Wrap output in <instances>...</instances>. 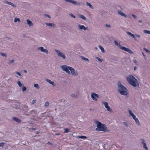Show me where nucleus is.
Wrapping results in <instances>:
<instances>
[{
	"label": "nucleus",
	"instance_id": "nucleus-1",
	"mask_svg": "<svg viewBox=\"0 0 150 150\" xmlns=\"http://www.w3.org/2000/svg\"><path fill=\"white\" fill-rule=\"evenodd\" d=\"M61 67L63 71H66L68 74H70V70L72 75H76V73H75L74 69L71 67L66 65H64L61 66Z\"/></svg>",
	"mask_w": 150,
	"mask_h": 150
},
{
	"label": "nucleus",
	"instance_id": "nucleus-2",
	"mask_svg": "<svg viewBox=\"0 0 150 150\" xmlns=\"http://www.w3.org/2000/svg\"><path fill=\"white\" fill-rule=\"evenodd\" d=\"M126 79L129 83L134 87H136L138 83L137 79L133 76L130 75L127 77Z\"/></svg>",
	"mask_w": 150,
	"mask_h": 150
},
{
	"label": "nucleus",
	"instance_id": "nucleus-3",
	"mask_svg": "<svg viewBox=\"0 0 150 150\" xmlns=\"http://www.w3.org/2000/svg\"><path fill=\"white\" fill-rule=\"evenodd\" d=\"M118 91L122 95H126L127 94V89L122 85L120 84L118 86Z\"/></svg>",
	"mask_w": 150,
	"mask_h": 150
},
{
	"label": "nucleus",
	"instance_id": "nucleus-4",
	"mask_svg": "<svg viewBox=\"0 0 150 150\" xmlns=\"http://www.w3.org/2000/svg\"><path fill=\"white\" fill-rule=\"evenodd\" d=\"M115 45L118 46L121 49L125 50V51L128 52L130 54H133V53L132 51L128 48H126L125 47L121 46L120 43H118L116 40L114 41Z\"/></svg>",
	"mask_w": 150,
	"mask_h": 150
},
{
	"label": "nucleus",
	"instance_id": "nucleus-5",
	"mask_svg": "<svg viewBox=\"0 0 150 150\" xmlns=\"http://www.w3.org/2000/svg\"><path fill=\"white\" fill-rule=\"evenodd\" d=\"M97 123V127L96 129V130L104 131H105L107 129V128L105 127L104 125H102L100 122L98 121Z\"/></svg>",
	"mask_w": 150,
	"mask_h": 150
},
{
	"label": "nucleus",
	"instance_id": "nucleus-6",
	"mask_svg": "<svg viewBox=\"0 0 150 150\" xmlns=\"http://www.w3.org/2000/svg\"><path fill=\"white\" fill-rule=\"evenodd\" d=\"M129 115L132 117L133 119L135 120L136 123L138 125H140V124L138 119L136 118L135 115L132 112L131 110H129Z\"/></svg>",
	"mask_w": 150,
	"mask_h": 150
},
{
	"label": "nucleus",
	"instance_id": "nucleus-7",
	"mask_svg": "<svg viewBox=\"0 0 150 150\" xmlns=\"http://www.w3.org/2000/svg\"><path fill=\"white\" fill-rule=\"evenodd\" d=\"M127 33L128 35H130L135 40H137L136 39V38L135 37V36L139 38L140 37V35H139L136 34L135 35V36L134 35L132 34L130 32H127Z\"/></svg>",
	"mask_w": 150,
	"mask_h": 150
},
{
	"label": "nucleus",
	"instance_id": "nucleus-8",
	"mask_svg": "<svg viewBox=\"0 0 150 150\" xmlns=\"http://www.w3.org/2000/svg\"><path fill=\"white\" fill-rule=\"evenodd\" d=\"M91 97L92 99L95 100H97V98H99L98 95L95 93H92L91 95Z\"/></svg>",
	"mask_w": 150,
	"mask_h": 150
},
{
	"label": "nucleus",
	"instance_id": "nucleus-9",
	"mask_svg": "<svg viewBox=\"0 0 150 150\" xmlns=\"http://www.w3.org/2000/svg\"><path fill=\"white\" fill-rule=\"evenodd\" d=\"M102 103L104 105L105 107L107 109L108 111L110 112L112 111V109H111L110 107L108 106V104L107 102H103Z\"/></svg>",
	"mask_w": 150,
	"mask_h": 150
},
{
	"label": "nucleus",
	"instance_id": "nucleus-10",
	"mask_svg": "<svg viewBox=\"0 0 150 150\" xmlns=\"http://www.w3.org/2000/svg\"><path fill=\"white\" fill-rule=\"evenodd\" d=\"M55 50L59 56L61 57L64 59H65V55L62 54H61L60 51L57 50Z\"/></svg>",
	"mask_w": 150,
	"mask_h": 150
},
{
	"label": "nucleus",
	"instance_id": "nucleus-11",
	"mask_svg": "<svg viewBox=\"0 0 150 150\" xmlns=\"http://www.w3.org/2000/svg\"><path fill=\"white\" fill-rule=\"evenodd\" d=\"M141 140L142 141V144L143 145V147L146 150H148V148L147 146H146V143L144 142V140L143 139H142Z\"/></svg>",
	"mask_w": 150,
	"mask_h": 150
},
{
	"label": "nucleus",
	"instance_id": "nucleus-12",
	"mask_svg": "<svg viewBox=\"0 0 150 150\" xmlns=\"http://www.w3.org/2000/svg\"><path fill=\"white\" fill-rule=\"evenodd\" d=\"M118 13L121 15V16H124L125 17H126V18H127V16L126 15L125 13H123V12H122L121 11H118Z\"/></svg>",
	"mask_w": 150,
	"mask_h": 150
},
{
	"label": "nucleus",
	"instance_id": "nucleus-13",
	"mask_svg": "<svg viewBox=\"0 0 150 150\" xmlns=\"http://www.w3.org/2000/svg\"><path fill=\"white\" fill-rule=\"evenodd\" d=\"M13 119L16 122L20 123V122L21 120L15 117H13Z\"/></svg>",
	"mask_w": 150,
	"mask_h": 150
},
{
	"label": "nucleus",
	"instance_id": "nucleus-14",
	"mask_svg": "<svg viewBox=\"0 0 150 150\" xmlns=\"http://www.w3.org/2000/svg\"><path fill=\"white\" fill-rule=\"evenodd\" d=\"M79 28L81 30L83 29L84 30H87L86 28L83 25H79Z\"/></svg>",
	"mask_w": 150,
	"mask_h": 150
},
{
	"label": "nucleus",
	"instance_id": "nucleus-15",
	"mask_svg": "<svg viewBox=\"0 0 150 150\" xmlns=\"http://www.w3.org/2000/svg\"><path fill=\"white\" fill-rule=\"evenodd\" d=\"M78 16L79 18H82L83 20H85L86 19V18L83 15L79 14Z\"/></svg>",
	"mask_w": 150,
	"mask_h": 150
},
{
	"label": "nucleus",
	"instance_id": "nucleus-16",
	"mask_svg": "<svg viewBox=\"0 0 150 150\" xmlns=\"http://www.w3.org/2000/svg\"><path fill=\"white\" fill-rule=\"evenodd\" d=\"M27 21L28 24L29 26H31L33 25V23L31 21L28 19L27 20Z\"/></svg>",
	"mask_w": 150,
	"mask_h": 150
},
{
	"label": "nucleus",
	"instance_id": "nucleus-17",
	"mask_svg": "<svg viewBox=\"0 0 150 150\" xmlns=\"http://www.w3.org/2000/svg\"><path fill=\"white\" fill-rule=\"evenodd\" d=\"M46 81L50 83V84H52L53 85L54 84V82L53 81H51L50 80L47 79H46Z\"/></svg>",
	"mask_w": 150,
	"mask_h": 150
},
{
	"label": "nucleus",
	"instance_id": "nucleus-18",
	"mask_svg": "<svg viewBox=\"0 0 150 150\" xmlns=\"http://www.w3.org/2000/svg\"><path fill=\"white\" fill-rule=\"evenodd\" d=\"M46 24L48 25L49 26H55V25L54 24L52 23H46Z\"/></svg>",
	"mask_w": 150,
	"mask_h": 150
},
{
	"label": "nucleus",
	"instance_id": "nucleus-19",
	"mask_svg": "<svg viewBox=\"0 0 150 150\" xmlns=\"http://www.w3.org/2000/svg\"><path fill=\"white\" fill-rule=\"evenodd\" d=\"M64 133H68L69 131V130L68 129L66 128H64Z\"/></svg>",
	"mask_w": 150,
	"mask_h": 150
},
{
	"label": "nucleus",
	"instance_id": "nucleus-20",
	"mask_svg": "<svg viewBox=\"0 0 150 150\" xmlns=\"http://www.w3.org/2000/svg\"><path fill=\"white\" fill-rule=\"evenodd\" d=\"M143 32L144 33L150 34V31L148 30H144L143 31Z\"/></svg>",
	"mask_w": 150,
	"mask_h": 150
},
{
	"label": "nucleus",
	"instance_id": "nucleus-21",
	"mask_svg": "<svg viewBox=\"0 0 150 150\" xmlns=\"http://www.w3.org/2000/svg\"><path fill=\"white\" fill-rule=\"evenodd\" d=\"M71 3L75 5H78L80 4V3H79V2L77 4V2L75 1L72 0Z\"/></svg>",
	"mask_w": 150,
	"mask_h": 150
},
{
	"label": "nucleus",
	"instance_id": "nucleus-22",
	"mask_svg": "<svg viewBox=\"0 0 150 150\" xmlns=\"http://www.w3.org/2000/svg\"><path fill=\"white\" fill-rule=\"evenodd\" d=\"M99 47L100 49L101 50V51L103 52H104V50L103 48L100 45H99Z\"/></svg>",
	"mask_w": 150,
	"mask_h": 150
},
{
	"label": "nucleus",
	"instance_id": "nucleus-23",
	"mask_svg": "<svg viewBox=\"0 0 150 150\" xmlns=\"http://www.w3.org/2000/svg\"><path fill=\"white\" fill-rule=\"evenodd\" d=\"M14 21V22H16L17 21H18L19 22H20V19L19 18H15Z\"/></svg>",
	"mask_w": 150,
	"mask_h": 150
},
{
	"label": "nucleus",
	"instance_id": "nucleus-24",
	"mask_svg": "<svg viewBox=\"0 0 150 150\" xmlns=\"http://www.w3.org/2000/svg\"><path fill=\"white\" fill-rule=\"evenodd\" d=\"M81 59H82V60H85V61H89V60L88 59L85 58L83 56H81Z\"/></svg>",
	"mask_w": 150,
	"mask_h": 150
},
{
	"label": "nucleus",
	"instance_id": "nucleus-25",
	"mask_svg": "<svg viewBox=\"0 0 150 150\" xmlns=\"http://www.w3.org/2000/svg\"><path fill=\"white\" fill-rule=\"evenodd\" d=\"M79 137L80 138L82 139H86L87 138V137L84 136H81Z\"/></svg>",
	"mask_w": 150,
	"mask_h": 150
},
{
	"label": "nucleus",
	"instance_id": "nucleus-26",
	"mask_svg": "<svg viewBox=\"0 0 150 150\" xmlns=\"http://www.w3.org/2000/svg\"><path fill=\"white\" fill-rule=\"evenodd\" d=\"M86 5L87 6H89L91 8H93V6L91 5V4H90V3H89L88 2H86Z\"/></svg>",
	"mask_w": 150,
	"mask_h": 150
},
{
	"label": "nucleus",
	"instance_id": "nucleus-27",
	"mask_svg": "<svg viewBox=\"0 0 150 150\" xmlns=\"http://www.w3.org/2000/svg\"><path fill=\"white\" fill-rule=\"evenodd\" d=\"M49 103L48 102H46L45 104V106L46 107H47L49 105Z\"/></svg>",
	"mask_w": 150,
	"mask_h": 150
},
{
	"label": "nucleus",
	"instance_id": "nucleus-28",
	"mask_svg": "<svg viewBox=\"0 0 150 150\" xmlns=\"http://www.w3.org/2000/svg\"><path fill=\"white\" fill-rule=\"evenodd\" d=\"M34 86L37 89H39L40 88L38 84H34Z\"/></svg>",
	"mask_w": 150,
	"mask_h": 150
},
{
	"label": "nucleus",
	"instance_id": "nucleus-29",
	"mask_svg": "<svg viewBox=\"0 0 150 150\" xmlns=\"http://www.w3.org/2000/svg\"><path fill=\"white\" fill-rule=\"evenodd\" d=\"M17 83L19 86L21 87L22 86V84L20 81H18L17 82Z\"/></svg>",
	"mask_w": 150,
	"mask_h": 150
},
{
	"label": "nucleus",
	"instance_id": "nucleus-30",
	"mask_svg": "<svg viewBox=\"0 0 150 150\" xmlns=\"http://www.w3.org/2000/svg\"><path fill=\"white\" fill-rule=\"evenodd\" d=\"M42 52H45L47 54L48 53V51L46 49H44Z\"/></svg>",
	"mask_w": 150,
	"mask_h": 150
},
{
	"label": "nucleus",
	"instance_id": "nucleus-31",
	"mask_svg": "<svg viewBox=\"0 0 150 150\" xmlns=\"http://www.w3.org/2000/svg\"><path fill=\"white\" fill-rule=\"evenodd\" d=\"M44 49V48L43 47H38V49L39 50H40L42 52L43 50Z\"/></svg>",
	"mask_w": 150,
	"mask_h": 150
},
{
	"label": "nucleus",
	"instance_id": "nucleus-32",
	"mask_svg": "<svg viewBox=\"0 0 150 150\" xmlns=\"http://www.w3.org/2000/svg\"><path fill=\"white\" fill-rule=\"evenodd\" d=\"M5 3H6V4H7L9 5H11L12 4L11 2H8V1H5Z\"/></svg>",
	"mask_w": 150,
	"mask_h": 150
},
{
	"label": "nucleus",
	"instance_id": "nucleus-33",
	"mask_svg": "<svg viewBox=\"0 0 150 150\" xmlns=\"http://www.w3.org/2000/svg\"><path fill=\"white\" fill-rule=\"evenodd\" d=\"M0 54L1 55H2L3 57L6 56V54L3 53H2V52H1L0 53Z\"/></svg>",
	"mask_w": 150,
	"mask_h": 150
},
{
	"label": "nucleus",
	"instance_id": "nucleus-34",
	"mask_svg": "<svg viewBox=\"0 0 150 150\" xmlns=\"http://www.w3.org/2000/svg\"><path fill=\"white\" fill-rule=\"evenodd\" d=\"M144 49L146 52L147 53H149L150 52L149 50L147 49L146 48H144Z\"/></svg>",
	"mask_w": 150,
	"mask_h": 150
},
{
	"label": "nucleus",
	"instance_id": "nucleus-35",
	"mask_svg": "<svg viewBox=\"0 0 150 150\" xmlns=\"http://www.w3.org/2000/svg\"><path fill=\"white\" fill-rule=\"evenodd\" d=\"M26 88L25 87H23L22 88V90L23 91H26Z\"/></svg>",
	"mask_w": 150,
	"mask_h": 150
},
{
	"label": "nucleus",
	"instance_id": "nucleus-36",
	"mask_svg": "<svg viewBox=\"0 0 150 150\" xmlns=\"http://www.w3.org/2000/svg\"><path fill=\"white\" fill-rule=\"evenodd\" d=\"M69 15L70 16H71V17L74 18H75V16L74 15L72 14V13H70L69 14Z\"/></svg>",
	"mask_w": 150,
	"mask_h": 150
},
{
	"label": "nucleus",
	"instance_id": "nucleus-37",
	"mask_svg": "<svg viewBox=\"0 0 150 150\" xmlns=\"http://www.w3.org/2000/svg\"><path fill=\"white\" fill-rule=\"evenodd\" d=\"M36 100H33L32 101V104H34L36 102Z\"/></svg>",
	"mask_w": 150,
	"mask_h": 150
},
{
	"label": "nucleus",
	"instance_id": "nucleus-38",
	"mask_svg": "<svg viewBox=\"0 0 150 150\" xmlns=\"http://www.w3.org/2000/svg\"><path fill=\"white\" fill-rule=\"evenodd\" d=\"M4 143H0V146L3 147L4 146Z\"/></svg>",
	"mask_w": 150,
	"mask_h": 150
},
{
	"label": "nucleus",
	"instance_id": "nucleus-39",
	"mask_svg": "<svg viewBox=\"0 0 150 150\" xmlns=\"http://www.w3.org/2000/svg\"><path fill=\"white\" fill-rule=\"evenodd\" d=\"M71 96L73 97H76L77 96V95L75 94H72Z\"/></svg>",
	"mask_w": 150,
	"mask_h": 150
},
{
	"label": "nucleus",
	"instance_id": "nucleus-40",
	"mask_svg": "<svg viewBox=\"0 0 150 150\" xmlns=\"http://www.w3.org/2000/svg\"><path fill=\"white\" fill-rule=\"evenodd\" d=\"M64 0L67 2H69L71 3L72 0Z\"/></svg>",
	"mask_w": 150,
	"mask_h": 150
},
{
	"label": "nucleus",
	"instance_id": "nucleus-41",
	"mask_svg": "<svg viewBox=\"0 0 150 150\" xmlns=\"http://www.w3.org/2000/svg\"><path fill=\"white\" fill-rule=\"evenodd\" d=\"M132 16L134 18H136V15H134V14H132Z\"/></svg>",
	"mask_w": 150,
	"mask_h": 150
},
{
	"label": "nucleus",
	"instance_id": "nucleus-42",
	"mask_svg": "<svg viewBox=\"0 0 150 150\" xmlns=\"http://www.w3.org/2000/svg\"><path fill=\"white\" fill-rule=\"evenodd\" d=\"M16 74L18 75L19 76H21V74L20 73H19V72H17L16 73Z\"/></svg>",
	"mask_w": 150,
	"mask_h": 150
},
{
	"label": "nucleus",
	"instance_id": "nucleus-43",
	"mask_svg": "<svg viewBox=\"0 0 150 150\" xmlns=\"http://www.w3.org/2000/svg\"><path fill=\"white\" fill-rule=\"evenodd\" d=\"M45 16H46L48 18H50V16L49 15H48L45 14Z\"/></svg>",
	"mask_w": 150,
	"mask_h": 150
},
{
	"label": "nucleus",
	"instance_id": "nucleus-44",
	"mask_svg": "<svg viewBox=\"0 0 150 150\" xmlns=\"http://www.w3.org/2000/svg\"><path fill=\"white\" fill-rule=\"evenodd\" d=\"M14 62V60H11V61H10L9 62V64H11L12 63H13V62Z\"/></svg>",
	"mask_w": 150,
	"mask_h": 150
},
{
	"label": "nucleus",
	"instance_id": "nucleus-45",
	"mask_svg": "<svg viewBox=\"0 0 150 150\" xmlns=\"http://www.w3.org/2000/svg\"><path fill=\"white\" fill-rule=\"evenodd\" d=\"M97 58L98 61L100 62H102L100 58H99V57H97Z\"/></svg>",
	"mask_w": 150,
	"mask_h": 150
},
{
	"label": "nucleus",
	"instance_id": "nucleus-46",
	"mask_svg": "<svg viewBox=\"0 0 150 150\" xmlns=\"http://www.w3.org/2000/svg\"><path fill=\"white\" fill-rule=\"evenodd\" d=\"M11 5L12 7H16V6H15V5L13 4L12 3Z\"/></svg>",
	"mask_w": 150,
	"mask_h": 150
},
{
	"label": "nucleus",
	"instance_id": "nucleus-47",
	"mask_svg": "<svg viewBox=\"0 0 150 150\" xmlns=\"http://www.w3.org/2000/svg\"><path fill=\"white\" fill-rule=\"evenodd\" d=\"M106 27H109V28L110 27V25H109L106 24Z\"/></svg>",
	"mask_w": 150,
	"mask_h": 150
},
{
	"label": "nucleus",
	"instance_id": "nucleus-48",
	"mask_svg": "<svg viewBox=\"0 0 150 150\" xmlns=\"http://www.w3.org/2000/svg\"><path fill=\"white\" fill-rule=\"evenodd\" d=\"M32 129L33 130H36V129L35 128H33Z\"/></svg>",
	"mask_w": 150,
	"mask_h": 150
},
{
	"label": "nucleus",
	"instance_id": "nucleus-49",
	"mask_svg": "<svg viewBox=\"0 0 150 150\" xmlns=\"http://www.w3.org/2000/svg\"><path fill=\"white\" fill-rule=\"evenodd\" d=\"M124 124L125 125H127V123L125 122H124Z\"/></svg>",
	"mask_w": 150,
	"mask_h": 150
},
{
	"label": "nucleus",
	"instance_id": "nucleus-50",
	"mask_svg": "<svg viewBox=\"0 0 150 150\" xmlns=\"http://www.w3.org/2000/svg\"><path fill=\"white\" fill-rule=\"evenodd\" d=\"M35 133L36 134H39V132H38V131H36V132H35Z\"/></svg>",
	"mask_w": 150,
	"mask_h": 150
},
{
	"label": "nucleus",
	"instance_id": "nucleus-51",
	"mask_svg": "<svg viewBox=\"0 0 150 150\" xmlns=\"http://www.w3.org/2000/svg\"><path fill=\"white\" fill-rule=\"evenodd\" d=\"M24 71L25 73H27V71L26 70H24Z\"/></svg>",
	"mask_w": 150,
	"mask_h": 150
},
{
	"label": "nucleus",
	"instance_id": "nucleus-52",
	"mask_svg": "<svg viewBox=\"0 0 150 150\" xmlns=\"http://www.w3.org/2000/svg\"><path fill=\"white\" fill-rule=\"evenodd\" d=\"M142 54H143V56H145V54H144V53L143 52H142Z\"/></svg>",
	"mask_w": 150,
	"mask_h": 150
},
{
	"label": "nucleus",
	"instance_id": "nucleus-53",
	"mask_svg": "<svg viewBox=\"0 0 150 150\" xmlns=\"http://www.w3.org/2000/svg\"><path fill=\"white\" fill-rule=\"evenodd\" d=\"M139 22H140V23H141L142 22V20H139Z\"/></svg>",
	"mask_w": 150,
	"mask_h": 150
},
{
	"label": "nucleus",
	"instance_id": "nucleus-54",
	"mask_svg": "<svg viewBox=\"0 0 150 150\" xmlns=\"http://www.w3.org/2000/svg\"><path fill=\"white\" fill-rule=\"evenodd\" d=\"M137 67H134V70H135V69H136V68H137Z\"/></svg>",
	"mask_w": 150,
	"mask_h": 150
},
{
	"label": "nucleus",
	"instance_id": "nucleus-55",
	"mask_svg": "<svg viewBox=\"0 0 150 150\" xmlns=\"http://www.w3.org/2000/svg\"><path fill=\"white\" fill-rule=\"evenodd\" d=\"M134 62L135 63H137V62L136 61H135V60L134 61Z\"/></svg>",
	"mask_w": 150,
	"mask_h": 150
},
{
	"label": "nucleus",
	"instance_id": "nucleus-56",
	"mask_svg": "<svg viewBox=\"0 0 150 150\" xmlns=\"http://www.w3.org/2000/svg\"><path fill=\"white\" fill-rule=\"evenodd\" d=\"M57 134L58 135H59L60 134L59 133Z\"/></svg>",
	"mask_w": 150,
	"mask_h": 150
},
{
	"label": "nucleus",
	"instance_id": "nucleus-57",
	"mask_svg": "<svg viewBox=\"0 0 150 150\" xmlns=\"http://www.w3.org/2000/svg\"><path fill=\"white\" fill-rule=\"evenodd\" d=\"M95 48V49H97V47H96Z\"/></svg>",
	"mask_w": 150,
	"mask_h": 150
}]
</instances>
